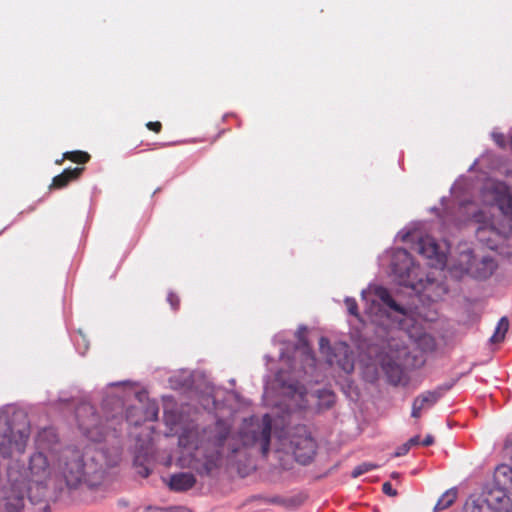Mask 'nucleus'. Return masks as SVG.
<instances>
[{
	"label": "nucleus",
	"instance_id": "393cba45",
	"mask_svg": "<svg viewBox=\"0 0 512 512\" xmlns=\"http://www.w3.org/2000/svg\"><path fill=\"white\" fill-rule=\"evenodd\" d=\"M382 491L384 494L391 497H395L398 494L397 490L392 487V484L390 482L383 483Z\"/></svg>",
	"mask_w": 512,
	"mask_h": 512
},
{
	"label": "nucleus",
	"instance_id": "f257e3e1",
	"mask_svg": "<svg viewBox=\"0 0 512 512\" xmlns=\"http://www.w3.org/2000/svg\"><path fill=\"white\" fill-rule=\"evenodd\" d=\"M57 435H39L37 451L29 458L27 469L23 471L17 463L8 467L9 491L0 492V512H18L24 507V496L32 495L33 485L36 495H44L48 481L56 472Z\"/></svg>",
	"mask_w": 512,
	"mask_h": 512
},
{
	"label": "nucleus",
	"instance_id": "2f4dec72",
	"mask_svg": "<svg viewBox=\"0 0 512 512\" xmlns=\"http://www.w3.org/2000/svg\"><path fill=\"white\" fill-rule=\"evenodd\" d=\"M142 476L148 477L150 474V471L147 467H144L142 471L139 472Z\"/></svg>",
	"mask_w": 512,
	"mask_h": 512
},
{
	"label": "nucleus",
	"instance_id": "2eb2a0df",
	"mask_svg": "<svg viewBox=\"0 0 512 512\" xmlns=\"http://www.w3.org/2000/svg\"><path fill=\"white\" fill-rule=\"evenodd\" d=\"M494 478L499 485L507 486L512 490V465H499L495 470Z\"/></svg>",
	"mask_w": 512,
	"mask_h": 512
},
{
	"label": "nucleus",
	"instance_id": "c756f323",
	"mask_svg": "<svg viewBox=\"0 0 512 512\" xmlns=\"http://www.w3.org/2000/svg\"><path fill=\"white\" fill-rule=\"evenodd\" d=\"M407 443L409 444L410 447L412 446H416L418 444H420V437L418 435L410 438Z\"/></svg>",
	"mask_w": 512,
	"mask_h": 512
},
{
	"label": "nucleus",
	"instance_id": "4c0bfd02",
	"mask_svg": "<svg viewBox=\"0 0 512 512\" xmlns=\"http://www.w3.org/2000/svg\"><path fill=\"white\" fill-rule=\"evenodd\" d=\"M89 484L93 486V485H95L97 483L95 481H92V482L90 481Z\"/></svg>",
	"mask_w": 512,
	"mask_h": 512
},
{
	"label": "nucleus",
	"instance_id": "20e7f679",
	"mask_svg": "<svg viewBox=\"0 0 512 512\" xmlns=\"http://www.w3.org/2000/svg\"><path fill=\"white\" fill-rule=\"evenodd\" d=\"M29 438V429L15 431L6 414L0 413V455L10 457L14 452L22 454Z\"/></svg>",
	"mask_w": 512,
	"mask_h": 512
},
{
	"label": "nucleus",
	"instance_id": "bb28decb",
	"mask_svg": "<svg viewBox=\"0 0 512 512\" xmlns=\"http://www.w3.org/2000/svg\"><path fill=\"white\" fill-rule=\"evenodd\" d=\"M410 448H411V447H410V446H409V444L406 442V443H404L401 447H399V448L397 449V451L395 452L394 456H395V457L403 456V455H405V454H407V453H408V451L410 450Z\"/></svg>",
	"mask_w": 512,
	"mask_h": 512
},
{
	"label": "nucleus",
	"instance_id": "a211bd4d",
	"mask_svg": "<svg viewBox=\"0 0 512 512\" xmlns=\"http://www.w3.org/2000/svg\"><path fill=\"white\" fill-rule=\"evenodd\" d=\"M344 358L342 360H336V355L328 356L327 361L330 365H333L336 363L343 371L346 373H350L354 370V362L352 358L348 355V349L347 347H344Z\"/></svg>",
	"mask_w": 512,
	"mask_h": 512
},
{
	"label": "nucleus",
	"instance_id": "e433bc0d",
	"mask_svg": "<svg viewBox=\"0 0 512 512\" xmlns=\"http://www.w3.org/2000/svg\"><path fill=\"white\" fill-rule=\"evenodd\" d=\"M392 477H393V478H396V477H398V474L394 472V473L392 474Z\"/></svg>",
	"mask_w": 512,
	"mask_h": 512
},
{
	"label": "nucleus",
	"instance_id": "f704fd0d",
	"mask_svg": "<svg viewBox=\"0 0 512 512\" xmlns=\"http://www.w3.org/2000/svg\"><path fill=\"white\" fill-rule=\"evenodd\" d=\"M4 490H8L9 491V485L8 486H4L0 489V492L4 491Z\"/></svg>",
	"mask_w": 512,
	"mask_h": 512
},
{
	"label": "nucleus",
	"instance_id": "7ed1b4c3",
	"mask_svg": "<svg viewBox=\"0 0 512 512\" xmlns=\"http://www.w3.org/2000/svg\"><path fill=\"white\" fill-rule=\"evenodd\" d=\"M56 471H59L67 486L76 488L86 480V470L82 453L75 448L67 447L56 459Z\"/></svg>",
	"mask_w": 512,
	"mask_h": 512
},
{
	"label": "nucleus",
	"instance_id": "dca6fc26",
	"mask_svg": "<svg viewBox=\"0 0 512 512\" xmlns=\"http://www.w3.org/2000/svg\"><path fill=\"white\" fill-rule=\"evenodd\" d=\"M375 295L392 310L405 314L404 309L392 298L390 292L385 287H376L374 290Z\"/></svg>",
	"mask_w": 512,
	"mask_h": 512
},
{
	"label": "nucleus",
	"instance_id": "c85d7f7f",
	"mask_svg": "<svg viewBox=\"0 0 512 512\" xmlns=\"http://www.w3.org/2000/svg\"><path fill=\"white\" fill-rule=\"evenodd\" d=\"M434 443V437L432 435H427L424 440L421 442L423 446H430Z\"/></svg>",
	"mask_w": 512,
	"mask_h": 512
},
{
	"label": "nucleus",
	"instance_id": "1a4fd4ad",
	"mask_svg": "<svg viewBox=\"0 0 512 512\" xmlns=\"http://www.w3.org/2000/svg\"><path fill=\"white\" fill-rule=\"evenodd\" d=\"M450 389V386H439L435 390H429L418 395L412 403L411 416L420 418L423 410L434 406L443 394Z\"/></svg>",
	"mask_w": 512,
	"mask_h": 512
},
{
	"label": "nucleus",
	"instance_id": "4be33fe9",
	"mask_svg": "<svg viewBox=\"0 0 512 512\" xmlns=\"http://www.w3.org/2000/svg\"><path fill=\"white\" fill-rule=\"evenodd\" d=\"M377 468V465L372 463H362L354 468L352 471V476L354 478L361 476L362 474L369 472L373 469Z\"/></svg>",
	"mask_w": 512,
	"mask_h": 512
},
{
	"label": "nucleus",
	"instance_id": "4468645a",
	"mask_svg": "<svg viewBox=\"0 0 512 512\" xmlns=\"http://www.w3.org/2000/svg\"><path fill=\"white\" fill-rule=\"evenodd\" d=\"M497 205L501 212L512 221V196L506 186L501 187Z\"/></svg>",
	"mask_w": 512,
	"mask_h": 512
},
{
	"label": "nucleus",
	"instance_id": "0eeeda50",
	"mask_svg": "<svg viewBox=\"0 0 512 512\" xmlns=\"http://www.w3.org/2000/svg\"><path fill=\"white\" fill-rule=\"evenodd\" d=\"M416 250L429 261V266L437 269H443L446 266V254L440 251L438 244L432 237L420 238L416 244Z\"/></svg>",
	"mask_w": 512,
	"mask_h": 512
},
{
	"label": "nucleus",
	"instance_id": "473e14b6",
	"mask_svg": "<svg viewBox=\"0 0 512 512\" xmlns=\"http://www.w3.org/2000/svg\"><path fill=\"white\" fill-rule=\"evenodd\" d=\"M179 443H180V445L186 446L188 444L187 441H186V437L185 436H180Z\"/></svg>",
	"mask_w": 512,
	"mask_h": 512
},
{
	"label": "nucleus",
	"instance_id": "c9c22d12",
	"mask_svg": "<svg viewBox=\"0 0 512 512\" xmlns=\"http://www.w3.org/2000/svg\"><path fill=\"white\" fill-rule=\"evenodd\" d=\"M329 397L331 398L330 402H333L334 395L332 393H329Z\"/></svg>",
	"mask_w": 512,
	"mask_h": 512
},
{
	"label": "nucleus",
	"instance_id": "6ab92c4d",
	"mask_svg": "<svg viewBox=\"0 0 512 512\" xmlns=\"http://www.w3.org/2000/svg\"><path fill=\"white\" fill-rule=\"evenodd\" d=\"M508 328L509 320L507 317L504 316L499 320L495 332L490 338V341L492 343H499L503 341V339L505 338V334L508 331Z\"/></svg>",
	"mask_w": 512,
	"mask_h": 512
},
{
	"label": "nucleus",
	"instance_id": "6e6552de",
	"mask_svg": "<svg viewBox=\"0 0 512 512\" xmlns=\"http://www.w3.org/2000/svg\"><path fill=\"white\" fill-rule=\"evenodd\" d=\"M482 495V502L488 509L495 512H511L512 501L504 488L495 486L485 490Z\"/></svg>",
	"mask_w": 512,
	"mask_h": 512
},
{
	"label": "nucleus",
	"instance_id": "cd10ccee",
	"mask_svg": "<svg viewBox=\"0 0 512 512\" xmlns=\"http://www.w3.org/2000/svg\"><path fill=\"white\" fill-rule=\"evenodd\" d=\"M320 349L321 351H324L325 348L330 349V343L329 340L325 337H321L319 341Z\"/></svg>",
	"mask_w": 512,
	"mask_h": 512
},
{
	"label": "nucleus",
	"instance_id": "5701e85b",
	"mask_svg": "<svg viewBox=\"0 0 512 512\" xmlns=\"http://www.w3.org/2000/svg\"><path fill=\"white\" fill-rule=\"evenodd\" d=\"M344 302L347 307L348 313L355 316L356 318H358L359 312H358V304H357L356 300L352 297H346Z\"/></svg>",
	"mask_w": 512,
	"mask_h": 512
},
{
	"label": "nucleus",
	"instance_id": "b1692460",
	"mask_svg": "<svg viewBox=\"0 0 512 512\" xmlns=\"http://www.w3.org/2000/svg\"><path fill=\"white\" fill-rule=\"evenodd\" d=\"M167 301L174 310H177L179 308L180 299L175 293L170 292L167 296Z\"/></svg>",
	"mask_w": 512,
	"mask_h": 512
},
{
	"label": "nucleus",
	"instance_id": "ddd939ff",
	"mask_svg": "<svg viewBox=\"0 0 512 512\" xmlns=\"http://www.w3.org/2000/svg\"><path fill=\"white\" fill-rule=\"evenodd\" d=\"M497 267L496 262L492 257H483L479 262L475 264L473 274L478 279L489 278Z\"/></svg>",
	"mask_w": 512,
	"mask_h": 512
},
{
	"label": "nucleus",
	"instance_id": "72a5a7b5",
	"mask_svg": "<svg viewBox=\"0 0 512 512\" xmlns=\"http://www.w3.org/2000/svg\"><path fill=\"white\" fill-rule=\"evenodd\" d=\"M64 160H65V159H63V157H62L61 159L56 160V161H55V163H56L57 165H61V164L63 163V161H64Z\"/></svg>",
	"mask_w": 512,
	"mask_h": 512
},
{
	"label": "nucleus",
	"instance_id": "f03ea898",
	"mask_svg": "<svg viewBox=\"0 0 512 512\" xmlns=\"http://www.w3.org/2000/svg\"><path fill=\"white\" fill-rule=\"evenodd\" d=\"M218 433L213 438L216 451L207 458L205 469L210 472L217 467L220 459L225 453V443L228 441L227 457H233L240 451L238 441L243 447L258 446L261 454L266 457L270 451L272 420L268 414H265L262 420L245 421L237 437L229 436L230 430L222 422H217Z\"/></svg>",
	"mask_w": 512,
	"mask_h": 512
},
{
	"label": "nucleus",
	"instance_id": "423d86ee",
	"mask_svg": "<svg viewBox=\"0 0 512 512\" xmlns=\"http://www.w3.org/2000/svg\"><path fill=\"white\" fill-rule=\"evenodd\" d=\"M290 447L295 460L306 465L314 458L317 445L307 429L303 426L295 429V433L292 434L290 438Z\"/></svg>",
	"mask_w": 512,
	"mask_h": 512
},
{
	"label": "nucleus",
	"instance_id": "39448f33",
	"mask_svg": "<svg viewBox=\"0 0 512 512\" xmlns=\"http://www.w3.org/2000/svg\"><path fill=\"white\" fill-rule=\"evenodd\" d=\"M75 415L79 429L89 440L100 442L108 437L94 406L82 403L76 408Z\"/></svg>",
	"mask_w": 512,
	"mask_h": 512
},
{
	"label": "nucleus",
	"instance_id": "a878e982",
	"mask_svg": "<svg viewBox=\"0 0 512 512\" xmlns=\"http://www.w3.org/2000/svg\"><path fill=\"white\" fill-rule=\"evenodd\" d=\"M146 127L155 133H159L162 130V124L159 121H150L146 123Z\"/></svg>",
	"mask_w": 512,
	"mask_h": 512
},
{
	"label": "nucleus",
	"instance_id": "f8f14e48",
	"mask_svg": "<svg viewBox=\"0 0 512 512\" xmlns=\"http://www.w3.org/2000/svg\"><path fill=\"white\" fill-rule=\"evenodd\" d=\"M196 483V478L192 473H178L170 478L169 487L176 492H183L191 489Z\"/></svg>",
	"mask_w": 512,
	"mask_h": 512
},
{
	"label": "nucleus",
	"instance_id": "412c9836",
	"mask_svg": "<svg viewBox=\"0 0 512 512\" xmlns=\"http://www.w3.org/2000/svg\"><path fill=\"white\" fill-rule=\"evenodd\" d=\"M483 504L482 499L467 502L464 507V512H484Z\"/></svg>",
	"mask_w": 512,
	"mask_h": 512
},
{
	"label": "nucleus",
	"instance_id": "f3484780",
	"mask_svg": "<svg viewBox=\"0 0 512 512\" xmlns=\"http://www.w3.org/2000/svg\"><path fill=\"white\" fill-rule=\"evenodd\" d=\"M458 495V491L456 488H450L445 491L440 498L438 499L436 505L434 506V511H442L450 506L456 501Z\"/></svg>",
	"mask_w": 512,
	"mask_h": 512
},
{
	"label": "nucleus",
	"instance_id": "9b49d317",
	"mask_svg": "<svg viewBox=\"0 0 512 512\" xmlns=\"http://www.w3.org/2000/svg\"><path fill=\"white\" fill-rule=\"evenodd\" d=\"M409 337L415 342L417 347L423 352H432L436 348V341L434 337L428 333L423 332L420 328L414 327L409 330Z\"/></svg>",
	"mask_w": 512,
	"mask_h": 512
},
{
	"label": "nucleus",
	"instance_id": "9d476101",
	"mask_svg": "<svg viewBox=\"0 0 512 512\" xmlns=\"http://www.w3.org/2000/svg\"><path fill=\"white\" fill-rule=\"evenodd\" d=\"M83 171H84V167H75V168L65 169L61 174L55 176L52 179L49 189L53 190V189L65 188L70 182L79 179V177L82 175Z\"/></svg>",
	"mask_w": 512,
	"mask_h": 512
},
{
	"label": "nucleus",
	"instance_id": "aec40b11",
	"mask_svg": "<svg viewBox=\"0 0 512 512\" xmlns=\"http://www.w3.org/2000/svg\"><path fill=\"white\" fill-rule=\"evenodd\" d=\"M63 159H68L77 164H85L90 160V155L85 151H70L63 154Z\"/></svg>",
	"mask_w": 512,
	"mask_h": 512
},
{
	"label": "nucleus",
	"instance_id": "7c9ffc66",
	"mask_svg": "<svg viewBox=\"0 0 512 512\" xmlns=\"http://www.w3.org/2000/svg\"><path fill=\"white\" fill-rule=\"evenodd\" d=\"M305 353H306L307 358L311 361V365H314L315 358L312 355V351L309 348H307Z\"/></svg>",
	"mask_w": 512,
	"mask_h": 512
}]
</instances>
